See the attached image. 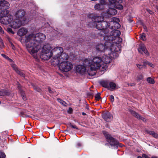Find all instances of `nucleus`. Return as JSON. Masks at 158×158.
Masks as SVG:
<instances>
[{"label":"nucleus","mask_w":158,"mask_h":158,"mask_svg":"<svg viewBox=\"0 0 158 158\" xmlns=\"http://www.w3.org/2000/svg\"><path fill=\"white\" fill-rule=\"evenodd\" d=\"M9 11L8 10H6V13L7 14L9 13Z\"/></svg>","instance_id":"69168bd1"},{"label":"nucleus","mask_w":158,"mask_h":158,"mask_svg":"<svg viewBox=\"0 0 158 158\" xmlns=\"http://www.w3.org/2000/svg\"><path fill=\"white\" fill-rule=\"evenodd\" d=\"M148 11L149 12V13L150 14H152V11H150V10H148Z\"/></svg>","instance_id":"4d7b16f0"},{"label":"nucleus","mask_w":158,"mask_h":158,"mask_svg":"<svg viewBox=\"0 0 158 158\" xmlns=\"http://www.w3.org/2000/svg\"><path fill=\"white\" fill-rule=\"evenodd\" d=\"M110 99L111 102H113L114 100V98L113 96L110 95Z\"/></svg>","instance_id":"37998d69"},{"label":"nucleus","mask_w":158,"mask_h":158,"mask_svg":"<svg viewBox=\"0 0 158 158\" xmlns=\"http://www.w3.org/2000/svg\"><path fill=\"white\" fill-rule=\"evenodd\" d=\"M101 57L96 56L91 60L90 58H85L84 61V64L86 66H89L91 71H95L100 68L102 69V61Z\"/></svg>","instance_id":"7ed1b4c3"},{"label":"nucleus","mask_w":158,"mask_h":158,"mask_svg":"<svg viewBox=\"0 0 158 158\" xmlns=\"http://www.w3.org/2000/svg\"><path fill=\"white\" fill-rule=\"evenodd\" d=\"M12 67L16 71V70H18V69L16 67V65L15 64H12L11 65Z\"/></svg>","instance_id":"a18cd8bd"},{"label":"nucleus","mask_w":158,"mask_h":158,"mask_svg":"<svg viewBox=\"0 0 158 158\" xmlns=\"http://www.w3.org/2000/svg\"><path fill=\"white\" fill-rule=\"evenodd\" d=\"M138 158H143V157H141L140 156H138Z\"/></svg>","instance_id":"0e129e2a"},{"label":"nucleus","mask_w":158,"mask_h":158,"mask_svg":"<svg viewBox=\"0 0 158 158\" xmlns=\"http://www.w3.org/2000/svg\"><path fill=\"white\" fill-rule=\"evenodd\" d=\"M6 156V155L4 152H0V158H5Z\"/></svg>","instance_id":"e433bc0d"},{"label":"nucleus","mask_w":158,"mask_h":158,"mask_svg":"<svg viewBox=\"0 0 158 158\" xmlns=\"http://www.w3.org/2000/svg\"><path fill=\"white\" fill-rule=\"evenodd\" d=\"M117 8L119 9H123V7L122 5L119 4Z\"/></svg>","instance_id":"c03bdc74"},{"label":"nucleus","mask_w":158,"mask_h":158,"mask_svg":"<svg viewBox=\"0 0 158 158\" xmlns=\"http://www.w3.org/2000/svg\"><path fill=\"white\" fill-rule=\"evenodd\" d=\"M91 19L93 22L95 24L96 28L101 29L102 27H99L98 25H100V22L104 20V18L102 16H98L97 15H95L94 16L91 17Z\"/></svg>","instance_id":"9b49d317"},{"label":"nucleus","mask_w":158,"mask_h":158,"mask_svg":"<svg viewBox=\"0 0 158 158\" xmlns=\"http://www.w3.org/2000/svg\"><path fill=\"white\" fill-rule=\"evenodd\" d=\"M5 0H0V11H3L8 9L10 4Z\"/></svg>","instance_id":"dca6fc26"},{"label":"nucleus","mask_w":158,"mask_h":158,"mask_svg":"<svg viewBox=\"0 0 158 158\" xmlns=\"http://www.w3.org/2000/svg\"><path fill=\"white\" fill-rule=\"evenodd\" d=\"M1 55L2 56H3L5 59H6L7 60H9L10 61L12 62V60L11 59H10L8 56H7L5 54H2Z\"/></svg>","instance_id":"72a5a7b5"},{"label":"nucleus","mask_w":158,"mask_h":158,"mask_svg":"<svg viewBox=\"0 0 158 158\" xmlns=\"http://www.w3.org/2000/svg\"><path fill=\"white\" fill-rule=\"evenodd\" d=\"M138 50L139 52L141 54H143V52L147 55L149 54L148 51L145 46L143 44H141L139 45V47L138 49Z\"/></svg>","instance_id":"f3484780"},{"label":"nucleus","mask_w":158,"mask_h":158,"mask_svg":"<svg viewBox=\"0 0 158 158\" xmlns=\"http://www.w3.org/2000/svg\"><path fill=\"white\" fill-rule=\"evenodd\" d=\"M100 83L103 87L106 88H109V83L107 81H101Z\"/></svg>","instance_id":"393cba45"},{"label":"nucleus","mask_w":158,"mask_h":158,"mask_svg":"<svg viewBox=\"0 0 158 158\" xmlns=\"http://www.w3.org/2000/svg\"><path fill=\"white\" fill-rule=\"evenodd\" d=\"M100 25H98L99 27L102 26V28L101 29L96 28L99 30H101L100 34V35L104 36L106 34L109 32L108 30L107 29L108 27L110 26V23L109 22L102 21L100 22V23H99Z\"/></svg>","instance_id":"6e6552de"},{"label":"nucleus","mask_w":158,"mask_h":158,"mask_svg":"<svg viewBox=\"0 0 158 158\" xmlns=\"http://www.w3.org/2000/svg\"><path fill=\"white\" fill-rule=\"evenodd\" d=\"M48 90L49 92L50 93H53V91H52L50 88H48Z\"/></svg>","instance_id":"5fc2aeb1"},{"label":"nucleus","mask_w":158,"mask_h":158,"mask_svg":"<svg viewBox=\"0 0 158 158\" xmlns=\"http://www.w3.org/2000/svg\"><path fill=\"white\" fill-rule=\"evenodd\" d=\"M128 85H130L131 86H134L135 85V84L134 83H130V84H128Z\"/></svg>","instance_id":"864d4df0"},{"label":"nucleus","mask_w":158,"mask_h":158,"mask_svg":"<svg viewBox=\"0 0 158 158\" xmlns=\"http://www.w3.org/2000/svg\"><path fill=\"white\" fill-rule=\"evenodd\" d=\"M63 52V48L60 47H55L52 49V59L51 60L52 65L56 66L59 64V60L58 59Z\"/></svg>","instance_id":"39448f33"},{"label":"nucleus","mask_w":158,"mask_h":158,"mask_svg":"<svg viewBox=\"0 0 158 158\" xmlns=\"http://www.w3.org/2000/svg\"><path fill=\"white\" fill-rule=\"evenodd\" d=\"M143 158H150L148 156L145 154L142 155Z\"/></svg>","instance_id":"8fccbe9b"},{"label":"nucleus","mask_w":158,"mask_h":158,"mask_svg":"<svg viewBox=\"0 0 158 158\" xmlns=\"http://www.w3.org/2000/svg\"><path fill=\"white\" fill-rule=\"evenodd\" d=\"M27 32V28L24 27H22L20 28L18 33V35L20 36H22L25 35Z\"/></svg>","instance_id":"412c9836"},{"label":"nucleus","mask_w":158,"mask_h":158,"mask_svg":"<svg viewBox=\"0 0 158 158\" xmlns=\"http://www.w3.org/2000/svg\"><path fill=\"white\" fill-rule=\"evenodd\" d=\"M22 95L23 97V98L24 100H26V97L24 96V94L22 93Z\"/></svg>","instance_id":"6e6d98bb"},{"label":"nucleus","mask_w":158,"mask_h":158,"mask_svg":"<svg viewBox=\"0 0 158 158\" xmlns=\"http://www.w3.org/2000/svg\"><path fill=\"white\" fill-rule=\"evenodd\" d=\"M105 3V1L102 0L100 1V4H97L95 5L94 8L96 10H102L104 8V5Z\"/></svg>","instance_id":"aec40b11"},{"label":"nucleus","mask_w":158,"mask_h":158,"mask_svg":"<svg viewBox=\"0 0 158 158\" xmlns=\"http://www.w3.org/2000/svg\"><path fill=\"white\" fill-rule=\"evenodd\" d=\"M69 56L67 54L63 52L61 54L60 56L58 58L59 60V64L61 62H65V60H67Z\"/></svg>","instance_id":"6ab92c4d"},{"label":"nucleus","mask_w":158,"mask_h":158,"mask_svg":"<svg viewBox=\"0 0 158 158\" xmlns=\"http://www.w3.org/2000/svg\"><path fill=\"white\" fill-rule=\"evenodd\" d=\"M25 24H26L23 23L22 22L13 18V20L10 23V25L11 27L13 29H16L22 26H23Z\"/></svg>","instance_id":"f8f14e48"},{"label":"nucleus","mask_w":158,"mask_h":158,"mask_svg":"<svg viewBox=\"0 0 158 158\" xmlns=\"http://www.w3.org/2000/svg\"><path fill=\"white\" fill-rule=\"evenodd\" d=\"M147 81L149 84H154L155 83L154 80L150 77H148L147 78Z\"/></svg>","instance_id":"cd10ccee"},{"label":"nucleus","mask_w":158,"mask_h":158,"mask_svg":"<svg viewBox=\"0 0 158 158\" xmlns=\"http://www.w3.org/2000/svg\"><path fill=\"white\" fill-rule=\"evenodd\" d=\"M103 134L106 137L107 141L112 146L117 145L118 142L116 141L111 135L106 132H104Z\"/></svg>","instance_id":"ddd939ff"},{"label":"nucleus","mask_w":158,"mask_h":158,"mask_svg":"<svg viewBox=\"0 0 158 158\" xmlns=\"http://www.w3.org/2000/svg\"><path fill=\"white\" fill-rule=\"evenodd\" d=\"M70 126L72 128H75L76 129H78V128L75 125H72L71 124H70Z\"/></svg>","instance_id":"09e8293b"},{"label":"nucleus","mask_w":158,"mask_h":158,"mask_svg":"<svg viewBox=\"0 0 158 158\" xmlns=\"http://www.w3.org/2000/svg\"><path fill=\"white\" fill-rule=\"evenodd\" d=\"M13 20V16L11 15H8L7 16H5L3 18H1L0 22L2 24H10L11 22Z\"/></svg>","instance_id":"2eb2a0df"},{"label":"nucleus","mask_w":158,"mask_h":158,"mask_svg":"<svg viewBox=\"0 0 158 158\" xmlns=\"http://www.w3.org/2000/svg\"><path fill=\"white\" fill-rule=\"evenodd\" d=\"M119 22V19L118 18H113L111 19V21L110 22V24H112V23L114 24L116 23H118Z\"/></svg>","instance_id":"a878e982"},{"label":"nucleus","mask_w":158,"mask_h":158,"mask_svg":"<svg viewBox=\"0 0 158 158\" xmlns=\"http://www.w3.org/2000/svg\"><path fill=\"white\" fill-rule=\"evenodd\" d=\"M8 31L11 32V33H12L13 34H14V31H13L10 28H9L8 29Z\"/></svg>","instance_id":"de8ad7c7"},{"label":"nucleus","mask_w":158,"mask_h":158,"mask_svg":"<svg viewBox=\"0 0 158 158\" xmlns=\"http://www.w3.org/2000/svg\"><path fill=\"white\" fill-rule=\"evenodd\" d=\"M106 34L104 36V39L106 40V46L108 45H110L112 47H113V48H111L109 50V53H112L111 54V56L113 57H117L119 56V53L121 49L120 45L118 43H117L116 40L118 39L119 40V42H122L121 39H119L118 37L120 34V32L118 30H112L110 33V35H107Z\"/></svg>","instance_id":"f03ea898"},{"label":"nucleus","mask_w":158,"mask_h":158,"mask_svg":"<svg viewBox=\"0 0 158 158\" xmlns=\"http://www.w3.org/2000/svg\"><path fill=\"white\" fill-rule=\"evenodd\" d=\"M148 133L155 138L157 137L158 135L156 133L152 131H148Z\"/></svg>","instance_id":"c85d7f7f"},{"label":"nucleus","mask_w":158,"mask_h":158,"mask_svg":"<svg viewBox=\"0 0 158 158\" xmlns=\"http://www.w3.org/2000/svg\"><path fill=\"white\" fill-rule=\"evenodd\" d=\"M131 113L133 116L137 118L141 119L143 121H144L145 119L144 118L140 116L138 113H136L135 111H131Z\"/></svg>","instance_id":"5701e85b"},{"label":"nucleus","mask_w":158,"mask_h":158,"mask_svg":"<svg viewBox=\"0 0 158 158\" xmlns=\"http://www.w3.org/2000/svg\"><path fill=\"white\" fill-rule=\"evenodd\" d=\"M16 73L19 74L21 76L23 77H25V75L24 73L22 71H20L19 70H16Z\"/></svg>","instance_id":"7c9ffc66"},{"label":"nucleus","mask_w":158,"mask_h":158,"mask_svg":"<svg viewBox=\"0 0 158 158\" xmlns=\"http://www.w3.org/2000/svg\"><path fill=\"white\" fill-rule=\"evenodd\" d=\"M9 94V93L6 90H0V96L5 95H8Z\"/></svg>","instance_id":"bb28decb"},{"label":"nucleus","mask_w":158,"mask_h":158,"mask_svg":"<svg viewBox=\"0 0 158 158\" xmlns=\"http://www.w3.org/2000/svg\"><path fill=\"white\" fill-rule=\"evenodd\" d=\"M103 118L106 122H110L113 118L112 114L109 112L104 113L102 114Z\"/></svg>","instance_id":"a211bd4d"},{"label":"nucleus","mask_w":158,"mask_h":158,"mask_svg":"<svg viewBox=\"0 0 158 158\" xmlns=\"http://www.w3.org/2000/svg\"><path fill=\"white\" fill-rule=\"evenodd\" d=\"M0 33L1 34H3L4 33V31L2 30V28L0 26Z\"/></svg>","instance_id":"3c124183"},{"label":"nucleus","mask_w":158,"mask_h":158,"mask_svg":"<svg viewBox=\"0 0 158 158\" xmlns=\"http://www.w3.org/2000/svg\"><path fill=\"white\" fill-rule=\"evenodd\" d=\"M137 67L139 69H142L143 67V65L139 64H137Z\"/></svg>","instance_id":"79ce46f5"},{"label":"nucleus","mask_w":158,"mask_h":158,"mask_svg":"<svg viewBox=\"0 0 158 158\" xmlns=\"http://www.w3.org/2000/svg\"><path fill=\"white\" fill-rule=\"evenodd\" d=\"M69 109H71H71H71V108H69Z\"/></svg>","instance_id":"338daca9"},{"label":"nucleus","mask_w":158,"mask_h":158,"mask_svg":"<svg viewBox=\"0 0 158 158\" xmlns=\"http://www.w3.org/2000/svg\"><path fill=\"white\" fill-rule=\"evenodd\" d=\"M57 100L60 103H61L62 105L64 106H66V103L64 101L60 98H58Z\"/></svg>","instance_id":"473e14b6"},{"label":"nucleus","mask_w":158,"mask_h":158,"mask_svg":"<svg viewBox=\"0 0 158 158\" xmlns=\"http://www.w3.org/2000/svg\"><path fill=\"white\" fill-rule=\"evenodd\" d=\"M114 27L117 29L119 28L120 27V25L118 23H116L114 24Z\"/></svg>","instance_id":"ea45409f"},{"label":"nucleus","mask_w":158,"mask_h":158,"mask_svg":"<svg viewBox=\"0 0 158 158\" xmlns=\"http://www.w3.org/2000/svg\"><path fill=\"white\" fill-rule=\"evenodd\" d=\"M107 14L111 15H114L116 14L117 10L114 9L109 8L107 11Z\"/></svg>","instance_id":"b1692460"},{"label":"nucleus","mask_w":158,"mask_h":158,"mask_svg":"<svg viewBox=\"0 0 158 158\" xmlns=\"http://www.w3.org/2000/svg\"><path fill=\"white\" fill-rule=\"evenodd\" d=\"M26 12L23 9H19L16 11L14 15V18L17 20L22 22L23 23L27 24L28 19L25 16Z\"/></svg>","instance_id":"423d86ee"},{"label":"nucleus","mask_w":158,"mask_h":158,"mask_svg":"<svg viewBox=\"0 0 158 158\" xmlns=\"http://www.w3.org/2000/svg\"><path fill=\"white\" fill-rule=\"evenodd\" d=\"M116 1H117L119 3H120L122 2V0H116Z\"/></svg>","instance_id":"bf43d9fd"},{"label":"nucleus","mask_w":158,"mask_h":158,"mask_svg":"<svg viewBox=\"0 0 158 158\" xmlns=\"http://www.w3.org/2000/svg\"><path fill=\"white\" fill-rule=\"evenodd\" d=\"M143 76L142 74H140L138 75L137 77V81H139L141 80H143Z\"/></svg>","instance_id":"2f4dec72"},{"label":"nucleus","mask_w":158,"mask_h":158,"mask_svg":"<svg viewBox=\"0 0 158 158\" xmlns=\"http://www.w3.org/2000/svg\"><path fill=\"white\" fill-rule=\"evenodd\" d=\"M5 10L3 11H1V12H0V18H3L4 17V13L3 12L5 11Z\"/></svg>","instance_id":"4c0bfd02"},{"label":"nucleus","mask_w":158,"mask_h":158,"mask_svg":"<svg viewBox=\"0 0 158 158\" xmlns=\"http://www.w3.org/2000/svg\"><path fill=\"white\" fill-rule=\"evenodd\" d=\"M95 97L96 100H99L101 98L100 94L99 93H98L95 95Z\"/></svg>","instance_id":"f704fd0d"},{"label":"nucleus","mask_w":158,"mask_h":158,"mask_svg":"<svg viewBox=\"0 0 158 158\" xmlns=\"http://www.w3.org/2000/svg\"><path fill=\"white\" fill-rule=\"evenodd\" d=\"M45 39V35L39 32L26 36L24 39L27 51L35 58H37L38 52L41 47L40 43Z\"/></svg>","instance_id":"f257e3e1"},{"label":"nucleus","mask_w":158,"mask_h":158,"mask_svg":"<svg viewBox=\"0 0 158 158\" xmlns=\"http://www.w3.org/2000/svg\"><path fill=\"white\" fill-rule=\"evenodd\" d=\"M52 48L48 44L44 45L39 51H40V58L44 60H48L52 57Z\"/></svg>","instance_id":"20e7f679"},{"label":"nucleus","mask_w":158,"mask_h":158,"mask_svg":"<svg viewBox=\"0 0 158 158\" xmlns=\"http://www.w3.org/2000/svg\"><path fill=\"white\" fill-rule=\"evenodd\" d=\"M76 70L77 72L80 74H82L84 73L85 70H87L88 71H90V67L89 66H86L84 64L83 65H79L76 67Z\"/></svg>","instance_id":"4468645a"},{"label":"nucleus","mask_w":158,"mask_h":158,"mask_svg":"<svg viewBox=\"0 0 158 158\" xmlns=\"http://www.w3.org/2000/svg\"><path fill=\"white\" fill-rule=\"evenodd\" d=\"M108 1L111 4H112L114 6H115V2L116 1V0H108Z\"/></svg>","instance_id":"c9c22d12"},{"label":"nucleus","mask_w":158,"mask_h":158,"mask_svg":"<svg viewBox=\"0 0 158 158\" xmlns=\"http://www.w3.org/2000/svg\"><path fill=\"white\" fill-rule=\"evenodd\" d=\"M139 38L140 40H141L143 41L146 40V38L145 34L144 33H143L141 34H140V37H139Z\"/></svg>","instance_id":"c756f323"},{"label":"nucleus","mask_w":158,"mask_h":158,"mask_svg":"<svg viewBox=\"0 0 158 158\" xmlns=\"http://www.w3.org/2000/svg\"><path fill=\"white\" fill-rule=\"evenodd\" d=\"M105 41L104 42V44H103L101 43H98L96 45V49L97 51L100 52H105L106 53H108V55H110V56L112 57L111 56V54L112 53H109V50H110L111 48H113V47H112L110 45H108L107 46H106V42L107 41L106 40H105L104 39ZM114 58V57H113ZM117 57H114V58H116Z\"/></svg>","instance_id":"0eeeda50"},{"label":"nucleus","mask_w":158,"mask_h":158,"mask_svg":"<svg viewBox=\"0 0 158 158\" xmlns=\"http://www.w3.org/2000/svg\"><path fill=\"white\" fill-rule=\"evenodd\" d=\"M4 46V44L2 42V40L0 38V48H2Z\"/></svg>","instance_id":"58836bf2"},{"label":"nucleus","mask_w":158,"mask_h":158,"mask_svg":"<svg viewBox=\"0 0 158 158\" xmlns=\"http://www.w3.org/2000/svg\"><path fill=\"white\" fill-rule=\"evenodd\" d=\"M78 146H81V144L80 143H78L77 144Z\"/></svg>","instance_id":"13d9d810"},{"label":"nucleus","mask_w":158,"mask_h":158,"mask_svg":"<svg viewBox=\"0 0 158 158\" xmlns=\"http://www.w3.org/2000/svg\"><path fill=\"white\" fill-rule=\"evenodd\" d=\"M144 28L146 31H147V29L146 26L144 27Z\"/></svg>","instance_id":"052dcab7"},{"label":"nucleus","mask_w":158,"mask_h":158,"mask_svg":"<svg viewBox=\"0 0 158 158\" xmlns=\"http://www.w3.org/2000/svg\"><path fill=\"white\" fill-rule=\"evenodd\" d=\"M109 55V56L105 55L101 57L102 64V69H101L102 71H104L106 69L107 67V64L110 62L111 60V58H116L111 57L110 55Z\"/></svg>","instance_id":"9d476101"},{"label":"nucleus","mask_w":158,"mask_h":158,"mask_svg":"<svg viewBox=\"0 0 158 158\" xmlns=\"http://www.w3.org/2000/svg\"><path fill=\"white\" fill-rule=\"evenodd\" d=\"M109 88H110V90H114L116 88H119L118 86H117L116 84L114 82H111L109 83Z\"/></svg>","instance_id":"4be33fe9"},{"label":"nucleus","mask_w":158,"mask_h":158,"mask_svg":"<svg viewBox=\"0 0 158 158\" xmlns=\"http://www.w3.org/2000/svg\"><path fill=\"white\" fill-rule=\"evenodd\" d=\"M59 68L60 69L64 72H67L70 70L73 67V65L68 61L63 62L59 64Z\"/></svg>","instance_id":"1a4fd4ad"},{"label":"nucleus","mask_w":158,"mask_h":158,"mask_svg":"<svg viewBox=\"0 0 158 158\" xmlns=\"http://www.w3.org/2000/svg\"><path fill=\"white\" fill-rule=\"evenodd\" d=\"M82 114L83 115H86V114L84 112H82Z\"/></svg>","instance_id":"680f3d73"},{"label":"nucleus","mask_w":158,"mask_h":158,"mask_svg":"<svg viewBox=\"0 0 158 158\" xmlns=\"http://www.w3.org/2000/svg\"><path fill=\"white\" fill-rule=\"evenodd\" d=\"M34 89L35 90L39 92H40L41 91L40 89L38 87H34Z\"/></svg>","instance_id":"49530a36"},{"label":"nucleus","mask_w":158,"mask_h":158,"mask_svg":"<svg viewBox=\"0 0 158 158\" xmlns=\"http://www.w3.org/2000/svg\"><path fill=\"white\" fill-rule=\"evenodd\" d=\"M11 47L14 50L15 49V48L14 45L12 43L11 44Z\"/></svg>","instance_id":"603ef678"},{"label":"nucleus","mask_w":158,"mask_h":158,"mask_svg":"<svg viewBox=\"0 0 158 158\" xmlns=\"http://www.w3.org/2000/svg\"><path fill=\"white\" fill-rule=\"evenodd\" d=\"M145 63L146 64H148V65H149V66H150L152 68H154V65L153 64H152L151 63H149L148 61H147L146 62H145Z\"/></svg>","instance_id":"a19ab883"},{"label":"nucleus","mask_w":158,"mask_h":158,"mask_svg":"<svg viewBox=\"0 0 158 158\" xmlns=\"http://www.w3.org/2000/svg\"><path fill=\"white\" fill-rule=\"evenodd\" d=\"M151 158H158V157H156V156H153Z\"/></svg>","instance_id":"e2e57ef3"}]
</instances>
